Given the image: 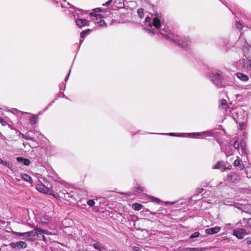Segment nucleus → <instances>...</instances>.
I'll use <instances>...</instances> for the list:
<instances>
[{
  "label": "nucleus",
  "instance_id": "obj_48",
  "mask_svg": "<svg viewBox=\"0 0 251 251\" xmlns=\"http://www.w3.org/2000/svg\"><path fill=\"white\" fill-rule=\"evenodd\" d=\"M248 225L251 227V220L249 222Z\"/></svg>",
  "mask_w": 251,
  "mask_h": 251
},
{
  "label": "nucleus",
  "instance_id": "obj_50",
  "mask_svg": "<svg viewBox=\"0 0 251 251\" xmlns=\"http://www.w3.org/2000/svg\"><path fill=\"white\" fill-rule=\"evenodd\" d=\"M83 40H81V39L80 40V41H79L80 44H81L83 42Z\"/></svg>",
  "mask_w": 251,
  "mask_h": 251
},
{
  "label": "nucleus",
  "instance_id": "obj_10",
  "mask_svg": "<svg viewBox=\"0 0 251 251\" xmlns=\"http://www.w3.org/2000/svg\"><path fill=\"white\" fill-rule=\"evenodd\" d=\"M219 107L225 110V112L226 114L230 115V110L229 109L227 102L226 100L225 99H222L219 101Z\"/></svg>",
  "mask_w": 251,
  "mask_h": 251
},
{
  "label": "nucleus",
  "instance_id": "obj_20",
  "mask_svg": "<svg viewBox=\"0 0 251 251\" xmlns=\"http://www.w3.org/2000/svg\"><path fill=\"white\" fill-rule=\"evenodd\" d=\"M94 248L100 251L104 250V248L102 244L99 243H96L93 245Z\"/></svg>",
  "mask_w": 251,
  "mask_h": 251
},
{
  "label": "nucleus",
  "instance_id": "obj_22",
  "mask_svg": "<svg viewBox=\"0 0 251 251\" xmlns=\"http://www.w3.org/2000/svg\"><path fill=\"white\" fill-rule=\"evenodd\" d=\"M142 207V205L139 203H135L133 204L132 208L135 210H140Z\"/></svg>",
  "mask_w": 251,
  "mask_h": 251
},
{
  "label": "nucleus",
  "instance_id": "obj_29",
  "mask_svg": "<svg viewBox=\"0 0 251 251\" xmlns=\"http://www.w3.org/2000/svg\"><path fill=\"white\" fill-rule=\"evenodd\" d=\"M98 24L100 26H102V27L106 26V25H107L106 23L105 22V21L104 20H100L98 23Z\"/></svg>",
  "mask_w": 251,
  "mask_h": 251
},
{
  "label": "nucleus",
  "instance_id": "obj_28",
  "mask_svg": "<svg viewBox=\"0 0 251 251\" xmlns=\"http://www.w3.org/2000/svg\"><path fill=\"white\" fill-rule=\"evenodd\" d=\"M87 203L90 206H93L95 205V202L93 200H89L87 201Z\"/></svg>",
  "mask_w": 251,
  "mask_h": 251
},
{
  "label": "nucleus",
  "instance_id": "obj_34",
  "mask_svg": "<svg viewBox=\"0 0 251 251\" xmlns=\"http://www.w3.org/2000/svg\"><path fill=\"white\" fill-rule=\"evenodd\" d=\"M90 15L92 16H95L96 17V19H98V18H101V14H94L93 13H91Z\"/></svg>",
  "mask_w": 251,
  "mask_h": 251
},
{
  "label": "nucleus",
  "instance_id": "obj_3",
  "mask_svg": "<svg viewBox=\"0 0 251 251\" xmlns=\"http://www.w3.org/2000/svg\"><path fill=\"white\" fill-rule=\"evenodd\" d=\"M236 67L238 70L243 71L251 70V60L246 55H244L236 63Z\"/></svg>",
  "mask_w": 251,
  "mask_h": 251
},
{
  "label": "nucleus",
  "instance_id": "obj_9",
  "mask_svg": "<svg viewBox=\"0 0 251 251\" xmlns=\"http://www.w3.org/2000/svg\"><path fill=\"white\" fill-rule=\"evenodd\" d=\"M226 179L229 182H234L240 179V176L236 173L231 172L227 175Z\"/></svg>",
  "mask_w": 251,
  "mask_h": 251
},
{
  "label": "nucleus",
  "instance_id": "obj_21",
  "mask_svg": "<svg viewBox=\"0 0 251 251\" xmlns=\"http://www.w3.org/2000/svg\"><path fill=\"white\" fill-rule=\"evenodd\" d=\"M186 250L187 251H204V248H187Z\"/></svg>",
  "mask_w": 251,
  "mask_h": 251
},
{
  "label": "nucleus",
  "instance_id": "obj_41",
  "mask_svg": "<svg viewBox=\"0 0 251 251\" xmlns=\"http://www.w3.org/2000/svg\"><path fill=\"white\" fill-rule=\"evenodd\" d=\"M133 250L134 251H141V250L139 247L136 246L133 247Z\"/></svg>",
  "mask_w": 251,
  "mask_h": 251
},
{
  "label": "nucleus",
  "instance_id": "obj_46",
  "mask_svg": "<svg viewBox=\"0 0 251 251\" xmlns=\"http://www.w3.org/2000/svg\"><path fill=\"white\" fill-rule=\"evenodd\" d=\"M20 136L22 138H24L25 139V137H26V136L22 133H20Z\"/></svg>",
  "mask_w": 251,
  "mask_h": 251
},
{
  "label": "nucleus",
  "instance_id": "obj_8",
  "mask_svg": "<svg viewBox=\"0 0 251 251\" xmlns=\"http://www.w3.org/2000/svg\"><path fill=\"white\" fill-rule=\"evenodd\" d=\"M246 234V231L243 228H236L233 231V235L236 236L238 239L244 238Z\"/></svg>",
  "mask_w": 251,
  "mask_h": 251
},
{
  "label": "nucleus",
  "instance_id": "obj_13",
  "mask_svg": "<svg viewBox=\"0 0 251 251\" xmlns=\"http://www.w3.org/2000/svg\"><path fill=\"white\" fill-rule=\"evenodd\" d=\"M220 230L221 227L220 226H216L213 227L206 229L205 232L207 234L211 235L218 233Z\"/></svg>",
  "mask_w": 251,
  "mask_h": 251
},
{
  "label": "nucleus",
  "instance_id": "obj_4",
  "mask_svg": "<svg viewBox=\"0 0 251 251\" xmlns=\"http://www.w3.org/2000/svg\"><path fill=\"white\" fill-rule=\"evenodd\" d=\"M67 183L64 182H59V181H56L55 182L54 184V187L55 188V191L57 193V192H62V194L64 195V199H68L69 198L73 197V195L71 194V193L67 192L65 190H60L59 189V188L61 187V186H64L66 187Z\"/></svg>",
  "mask_w": 251,
  "mask_h": 251
},
{
  "label": "nucleus",
  "instance_id": "obj_44",
  "mask_svg": "<svg viewBox=\"0 0 251 251\" xmlns=\"http://www.w3.org/2000/svg\"><path fill=\"white\" fill-rule=\"evenodd\" d=\"M70 73H71V70L69 71V74H68L67 76L66 77V79H65V81L66 82L67 81V80H68V78L69 77Z\"/></svg>",
  "mask_w": 251,
  "mask_h": 251
},
{
  "label": "nucleus",
  "instance_id": "obj_31",
  "mask_svg": "<svg viewBox=\"0 0 251 251\" xmlns=\"http://www.w3.org/2000/svg\"><path fill=\"white\" fill-rule=\"evenodd\" d=\"M144 29L145 31L148 32L149 33L151 34L152 35L155 34V31L153 30H152V29H148V28H146V27H145L144 28Z\"/></svg>",
  "mask_w": 251,
  "mask_h": 251
},
{
  "label": "nucleus",
  "instance_id": "obj_19",
  "mask_svg": "<svg viewBox=\"0 0 251 251\" xmlns=\"http://www.w3.org/2000/svg\"><path fill=\"white\" fill-rule=\"evenodd\" d=\"M240 146L241 150L243 151V152L245 153V154H248V150L246 148V142L242 140L240 143Z\"/></svg>",
  "mask_w": 251,
  "mask_h": 251
},
{
  "label": "nucleus",
  "instance_id": "obj_6",
  "mask_svg": "<svg viewBox=\"0 0 251 251\" xmlns=\"http://www.w3.org/2000/svg\"><path fill=\"white\" fill-rule=\"evenodd\" d=\"M36 189L40 192L44 194H50V195L53 196L54 197L56 198L58 196V193L55 192V193H54L53 191L51 189L47 187L42 184L37 185L36 186Z\"/></svg>",
  "mask_w": 251,
  "mask_h": 251
},
{
  "label": "nucleus",
  "instance_id": "obj_38",
  "mask_svg": "<svg viewBox=\"0 0 251 251\" xmlns=\"http://www.w3.org/2000/svg\"><path fill=\"white\" fill-rule=\"evenodd\" d=\"M112 1V0H109L108 1H107L105 3L103 4V6H108V5H109L111 4Z\"/></svg>",
  "mask_w": 251,
  "mask_h": 251
},
{
  "label": "nucleus",
  "instance_id": "obj_14",
  "mask_svg": "<svg viewBox=\"0 0 251 251\" xmlns=\"http://www.w3.org/2000/svg\"><path fill=\"white\" fill-rule=\"evenodd\" d=\"M75 23H76V25L79 27H80V28L85 25H88V21H87L86 19H77L75 21Z\"/></svg>",
  "mask_w": 251,
  "mask_h": 251
},
{
  "label": "nucleus",
  "instance_id": "obj_15",
  "mask_svg": "<svg viewBox=\"0 0 251 251\" xmlns=\"http://www.w3.org/2000/svg\"><path fill=\"white\" fill-rule=\"evenodd\" d=\"M234 165L235 167H239L241 170H243L245 167L244 165L242 164V161L239 159V157L234 162Z\"/></svg>",
  "mask_w": 251,
  "mask_h": 251
},
{
  "label": "nucleus",
  "instance_id": "obj_26",
  "mask_svg": "<svg viewBox=\"0 0 251 251\" xmlns=\"http://www.w3.org/2000/svg\"><path fill=\"white\" fill-rule=\"evenodd\" d=\"M90 29H87L82 31L80 33L81 38H83L84 36L90 32Z\"/></svg>",
  "mask_w": 251,
  "mask_h": 251
},
{
  "label": "nucleus",
  "instance_id": "obj_30",
  "mask_svg": "<svg viewBox=\"0 0 251 251\" xmlns=\"http://www.w3.org/2000/svg\"><path fill=\"white\" fill-rule=\"evenodd\" d=\"M25 234L26 232H16V234L19 236L22 237L23 236V238H25Z\"/></svg>",
  "mask_w": 251,
  "mask_h": 251
},
{
  "label": "nucleus",
  "instance_id": "obj_45",
  "mask_svg": "<svg viewBox=\"0 0 251 251\" xmlns=\"http://www.w3.org/2000/svg\"><path fill=\"white\" fill-rule=\"evenodd\" d=\"M165 203L166 204H171V205H172V204H173L174 203H175V202H170V201H166L165 202Z\"/></svg>",
  "mask_w": 251,
  "mask_h": 251
},
{
  "label": "nucleus",
  "instance_id": "obj_43",
  "mask_svg": "<svg viewBox=\"0 0 251 251\" xmlns=\"http://www.w3.org/2000/svg\"><path fill=\"white\" fill-rule=\"evenodd\" d=\"M138 13L139 14V15L140 17L142 16V15L143 14V9H139L138 10Z\"/></svg>",
  "mask_w": 251,
  "mask_h": 251
},
{
  "label": "nucleus",
  "instance_id": "obj_17",
  "mask_svg": "<svg viewBox=\"0 0 251 251\" xmlns=\"http://www.w3.org/2000/svg\"><path fill=\"white\" fill-rule=\"evenodd\" d=\"M236 76L240 80L243 81H246L249 79L248 76L242 73H237Z\"/></svg>",
  "mask_w": 251,
  "mask_h": 251
},
{
  "label": "nucleus",
  "instance_id": "obj_37",
  "mask_svg": "<svg viewBox=\"0 0 251 251\" xmlns=\"http://www.w3.org/2000/svg\"><path fill=\"white\" fill-rule=\"evenodd\" d=\"M25 139L29 141H34V139L33 137L28 136H26V137H25Z\"/></svg>",
  "mask_w": 251,
  "mask_h": 251
},
{
  "label": "nucleus",
  "instance_id": "obj_25",
  "mask_svg": "<svg viewBox=\"0 0 251 251\" xmlns=\"http://www.w3.org/2000/svg\"><path fill=\"white\" fill-rule=\"evenodd\" d=\"M30 123L31 125H34L37 122V117L36 116H33L29 119Z\"/></svg>",
  "mask_w": 251,
  "mask_h": 251
},
{
  "label": "nucleus",
  "instance_id": "obj_12",
  "mask_svg": "<svg viewBox=\"0 0 251 251\" xmlns=\"http://www.w3.org/2000/svg\"><path fill=\"white\" fill-rule=\"evenodd\" d=\"M50 219L51 217L49 215H44L40 217L38 222L43 225H47L49 223Z\"/></svg>",
  "mask_w": 251,
  "mask_h": 251
},
{
  "label": "nucleus",
  "instance_id": "obj_47",
  "mask_svg": "<svg viewBox=\"0 0 251 251\" xmlns=\"http://www.w3.org/2000/svg\"><path fill=\"white\" fill-rule=\"evenodd\" d=\"M167 134L170 136H176V134L174 133H169Z\"/></svg>",
  "mask_w": 251,
  "mask_h": 251
},
{
  "label": "nucleus",
  "instance_id": "obj_23",
  "mask_svg": "<svg viewBox=\"0 0 251 251\" xmlns=\"http://www.w3.org/2000/svg\"><path fill=\"white\" fill-rule=\"evenodd\" d=\"M223 167V162H218L217 164L214 166L213 169H220Z\"/></svg>",
  "mask_w": 251,
  "mask_h": 251
},
{
  "label": "nucleus",
  "instance_id": "obj_49",
  "mask_svg": "<svg viewBox=\"0 0 251 251\" xmlns=\"http://www.w3.org/2000/svg\"><path fill=\"white\" fill-rule=\"evenodd\" d=\"M1 124H2L3 125H5V122L3 121H1Z\"/></svg>",
  "mask_w": 251,
  "mask_h": 251
},
{
  "label": "nucleus",
  "instance_id": "obj_27",
  "mask_svg": "<svg viewBox=\"0 0 251 251\" xmlns=\"http://www.w3.org/2000/svg\"><path fill=\"white\" fill-rule=\"evenodd\" d=\"M199 235H200V233L199 232H196L194 233L193 234H192V235H191L190 236L189 238L190 239H193V238L199 237Z\"/></svg>",
  "mask_w": 251,
  "mask_h": 251
},
{
  "label": "nucleus",
  "instance_id": "obj_36",
  "mask_svg": "<svg viewBox=\"0 0 251 251\" xmlns=\"http://www.w3.org/2000/svg\"><path fill=\"white\" fill-rule=\"evenodd\" d=\"M1 164H2L4 166H7L9 168H10L9 163H8L7 162H6L5 161L2 160Z\"/></svg>",
  "mask_w": 251,
  "mask_h": 251
},
{
  "label": "nucleus",
  "instance_id": "obj_32",
  "mask_svg": "<svg viewBox=\"0 0 251 251\" xmlns=\"http://www.w3.org/2000/svg\"><path fill=\"white\" fill-rule=\"evenodd\" d=\"M135 191L138 193H141L144 191V188L142 187H137L135 188Z\"/></svg>",
  "mask_w": 251,
  "mask_h": 251
},
{
  "label": "nucleus",
  "instance_id": "obj_52",
  "mask_svg": "<svg viewBox=\"0 0 251 251\" xmlns=\"http://www.w3.org/2000/svg\"><path fill=\"white\" fill-rule=\"evenodd\" d=\"M227 154V153H226ZM228 155H230L231 153H230L229 152H228Z\"/></svg>",
  "mask_w": 251,
  "mask_h": 251
},
{
  "label": "nucleus",
  "instance_id": "obj_2",
  "mask_svg": "<svg viewBox=\"0 0 251 251\" xmlns=\"http://www.w3.org/2000/svg\"><path fill=\"white\" fill-rule=\"evenodd\" d=\"M45 233H46V231L45 230L40 228L34 229L30 231L26 232L25 238L22 239H26L30 241H34L38 238H41V237L44 239V236L43 234Z\"/></svg>",
  "mask_w": 251,
  "mask_h": 251
},
{
  "label": "nucleus",
  "instance_id": "obj_39",
  "mask_svg": "<svg viewBox=\"0 0 251 251\" xmlns=\"http://www.w3.org/2000/svg\"><path fill=\"white\" fill-rule=\"evenodd\" d=\"M236 25L238 29H241L242 28L241 24L240 22H236Z\"/></svg>",
  "mask_w": 251,
  "mask_h": 251
},
{
  "label": "nucleus",
  "instance_id": "obj_24",
  "mask_svg": "<svg viewBox=\"0 0 251 251\" xmlns=\"http://www.w3.org/2000/svg\"><path fill=\"white\" fill-rule=\"evenodd\" d=\"M245 173L249 178H251V167H247L246 169Z\"/></svg>",
  "mask_w": 251,
  "mask_h": 251
},
{
  "label": "nucleus",
  "instance_id": "obj_33",
  "mask_svg": "<svg viewBox=\"0 0 251 251\" xmlns=\"http://www.w3.org/2000/svg\"><path fill=\"white\" fill-rule=\"evenodd\" d=\"M234 148L236 149H239L240 145L237 141H235L233 143Z\"/></svg>",
  "mask_w": 251,
  "mask_h": 251
},
{
  "label": "nucleus",
  "instance_id": "obj_16",
  "mask_svg": "<svg viewBox=\"0 0 251 251\" xmlns=\"http://www.w3.org/2000/svg\"><path fill=\"white\" fill-rule=\"evenodd\" d=\"M16 159L18 162L21 163H23L24 165L26 166L28 165L30 163V160L27 158H24L22 157H18Z\"/></svg>",
  "mask_w": 251,
  "mask_h": 251
},
{
  "label": "nucleus",
  "instance_id": "obj_7",
  "mask_svg": "<svg viewBox=\"0 0 251 251\" xmlns=\"http://www.w3.org/2000/svg\"><path fill=\"white\" fill-rule=\"evenodd\" d=\"M146 23H148V26L151 27L154 26L156 28L158 29L161 26L160 20L157 17H154L153 19L152 22L151 21V18L150 17H147L145 19Z\"/></svg>",
  "mask_w": 251,
  "mask_h": 251
},
{
  "label": "nucleus",
  "instance_id": "obj_11",
  "mask_svg": "<svg viewBox=\"0 0 251 251\" xmlns=\"http://www.w3.org/2000/svg\"><path fill=\"white\" fill-rule=\"evenodd\" d=\"M10 246L12 248H17L18 249H25L27 247V244L24 241H19L15 243H12Z\"/></svg>",
  "mask_w": 251,
  "mask_h": 251
},
{
  "label": "nucleus",
  "instance_id": "obj_35",
  "mask_svg": "<svg viewBox=\"0 0 251 251\" xmlns=\"http://www.w3.org/2000/svg\"><path fill=\"white\" fill-rule=\"evenodd\" d=\"M206 133V132H198V133H189V135H193V136L194 135H201V134H204Z\"/></svg>",
  "mask_w": 251,
  "mask_h": 251
},
{
  "label": "nucleus",
  "instance_id": "obj_1",
  "mask_svg": "<svg viewBox=\"0 0 251 251\" xmlns=\"http://www.w3.org/2000/svg\"><path fill=\"white\" fill-rule=\"evenodd\" d=\"M159 33L182 48L188 47L191 43V41L189 38H180L178 36L174 35L173 33L171 32L168 27L160 28L159 29Z\"/></svg>",
  "mask_w": 251,
  "mask_h": 251
},
{
  "label": "nucleus",
  "instance_id": "obj_51",
  "mask_svg": "<svg viewBox=\"0 0 251 251\" xmlns=\"http://www.w3.org/2000/svg\"><path fill=\"white\" fill-rule=\"evenodd\" d=\"M2 161V160L0 159V163H1Z\"/></svg>",
  "mask_w": 251,
  "mask_h": 251
},
{
  "label": "nucleus",
  "instance_id": "obj_40",
  "mask_svg": "<svg viewBox=\"0 0 251 251\" xmlns=\"http://www.w3.org/2000/svg\"><path fill=\"white\" fill-rule=\"evenodd\" d=\"M151 199L153 201L156 202L157 203H158L160 201V200L159 199H158V198H156L152 197H151Z\"/></svg>",
  "mask_w": 251,
  "mask_h": 251
},
{
  "label": "nucleus",
  "instance_id": "obj_5",
  "mask_svg": "<svg viewBox=\"0 0 251 251\" xmlns=\"http://www.w3.org/2000/svg\"><path fill=\"white\" fill-rule=\"evenodd\" d=\"M209 77L211 81L217 87L220 88L222 84V76L218 73H210Z\"/></svg>",
  "mask_w": 251,
  "mask_h": 251
},
{
  "label": "nucleus",
  "instance_id": "obj_18",
  "mask_svg": "<svg viewBox=\"0 0 251 251\" xmlns=\"http://www.w3.org/2000/svg\"><path fill=\"white\" fill-rule=\"evenodd\" d=\"M21 177L23 179L30 183H32V178L29 175L26 174H21Z\"/></svg>",
  "mask_w": 251,
  "mask_h": 251
},
{
  "label": "nucleus",
  "instance_id": "obj_42",
  "mask_svg": "<svg viewBox=\"0 0 251 251\" xmlns=\"http://www.w3.org/2000/svg\"><path fill=\"white\" fill-rule=\"evenodd\" d=\"M203 189L202 188H198L197 189V192L198 193H201L203 192Z\"/></svg>",
  "mask_w": 251,
  "mask_h": 251
}]
</instances>
